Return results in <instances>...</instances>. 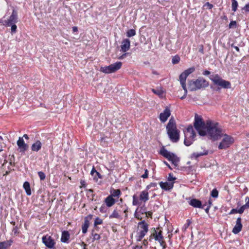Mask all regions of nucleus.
Instances as JSON below:
<instances>
[{"mask_svg":"<svg viewBox=\"0 0 249 249\" xmlns=\"http://www.w3.org/2000/svg\"><path fill=\"white\" fill-rule=\"evenodd\" d=\"M23 188L24 189V190H25L26 194L28 196L31 195L32 193H31V188H30V184L29 182L28 181H25L23 183Z\"/></svg>","mask_w":249,"mask_h":249,"instance_id":"26","label":"nucleus"},{"mask_svg":"<svg viewBox=\"0 0 249 249\" xmlns=\"http://www.w3.org/2000/svg\"><path fill=\"white\" fill-rule=\"evenodd\" d=\"M191 223V222L190 220L187 219L186 223H185L184 224V225L183 226V227L182 228V230L185 231L188 228V227L190 226Z\"/></svg>","mask_w":249,"mask_h":249,"instance_id":"42","label":"nucleus"},{"mask_svg":"<svg viewBox=\"0 0 249 249\" xmlns=\"http://www.w3.org/2000/svg\"><path fill=\"white\" fill-rule=\"evenodd\" d=\"M12 231L14 232V234H17L19 233L18 228L17 226H15L12 230Z\"/></svg>","mask_w":249,"mask_h":249,"instance_id":"50","label":"nucleus"},{"mask_svg":"<svg viewBox=\"0 0 249 249\" xmlns=\"http://www.w3.org/2000/svg\"><path fill=\"white\" fill-rule=\"evenodd\" d=\"M18 21V14L17 12L15 10H13L11 15L9 17L7 20H4L3 24L8 27L10 26V24L13 23H16Z\"/></svg>","mask_w":249,"mask_h":249,"instance_id":"12","label":"nucleus"},{"mask_svg":"<svg viewBox=\"0 0 249 249\" xmlns=\"http://www.w3.org/2000/svg\"><path fill=\"white\" fill-rule=\"evenodd\" d=\"M96 175H97L99 178H102L101 175L98 172H96Z\"/></svg>","mask_w":249,"mask_h":249,"instance_id":"63","label":"nucleus"},{"mask_svg":"<svg viewBox=\"0 0 249 249\" xmlns=\"http://www.w3.org/2000/svg\"><path fill=\"white\" fill-rule=\"evenodd\" d=\"M17 145L20 152H24L28 148V145L25 143L23 137H19L17 141Z\"/></svg>","mask_w":249,"mask_h":249,"instance_id":"15","label":"nucleus"},{"mask_svg":"<svg viewBox=\"0 0 249 249\" xmlns=\"http://www.w3.org/2000/svg\"><path fill=\"white\" fill-rule=\"evenodd\" d=\"M211 196L213 198H217L218 196V191L216 189H213L211 193Z\"/></svg>","mask_w":249,"mask_h":249,"instance_id":"36","label":"nucleus"},{"mask_svg":"<svg viewBox=\"0 0 249 249\" xmlns=\"http://www.w3.org/2000/svg\"><path fill=\"white\" fill-rule=\"evenodd\" d=\"M242 10H244L247 13H249V2L242 8Z\"/></svg>","mask_w":249,"mask_h":249,"instance_id":"43","label":"nucleus"},{"mask_svg":"<svg viewBox=\"0 0 249 249\" xmlns=\"http://www.w3.org/2000/svg\"><path fill=\"white\" fill-rule=\"evenodd\" d=\"M91 234L93 237L92 242L94 241L95 240H99L101 238L100 235L99 234L94 233V231H92Z\"/></svg>","mask_w":249,"mask_h":249,"instance_id":"33","label":"nucleus"},{"mask_svg":"<svg viewBox=\"0 0 249 249\" xmlns=\"http://www.w3.org/2000/svg\"><path fill=\"white\" fill-rule=\"evenodd\" d=\"M80 184H81V187L86 188V183L85 180H81Z\"/></svg>","mask_w":249,"mask_h":249,"instance_id":"55","label":"nucleus"},{"mask_svg":"<svg viewBox=\"0 0 249 249\" xmlns=\"http://www.w3.org/2000/svg\"><path fill=\"white\" fill-rule=\"evenodd\" d=\"M209 79L214 86H217L216 91H219L221 89H228L231 88V82L222 79L218 74L210 75Z\"/></svg>","mask_w":249,"mask_h":249,"instance_id":"4","label":"nucleus"},{"mask_svg":"<svg viewBox=\"0 0 249 249\" xmlns=\"http://www.w3.org/2000/svg\"><path fill=\"white\" fill-rule=\"evenodd\" d=\"M127 53H124L123 55H122L120 57L119 59H122L124 58V57L126 56Z\"/></svg>","mask_w":249,"mask_h":249,"instance_id":"64","label":"nucleus"},{"mask_svg":"<svg viewBox=\"0 0 249 249\" xmlns=\"http://www.w3.org/2000/svg\"><path fill=\"white\" fill-rule=\"evenodd\" d=\"M163 162L167 167H168L169 168H170L171 170L172 169V168L171 167V166H170V165L168 164V163L167 161H164Z\"/></svg>","mask_w":249,"mask_h":249,"instance_id":"61","label":"nucleus"},{"mask_svg":"<svg viewBox=\"0 0 249 249\" xmlns=\"http://www.w3.org/2000/svg\"><path fill=\"white\" fill-rule=\"evenodd\" d=\"M204 7H206L207 8L209 9V10H211L213 8V5L212 4H211L210 2H207L204 5Z\"/></svg>","mask_w":249,"mask_h":249,"instance_id":"44","label":"nucleus"},{"mask_svg":"<svg viewBox=\"0 0 249 249\" xmlns=\"http://www.w3.org/2000/svg\"><path fill=\"white\" fill-rule=\"evenodd\" d=\"M122 66V63L120 61H117L108 66L101 67L100 71L106 74L112 73L120 70Z\"/></svg>","mask_w":249,"mask_h":249,"instance_id":"9","label":"nucleus"},{"mask_svg":"<svg viewBox=\"0 0 249 249\" xmlns=\"http://www.w3.org/2000/svg\"><path fill=\"white\" fill-rule=\"evenodd\" d=\"M152 91L154 93H155L160 96H162L163 93V91L160 89H152Z\"/></svg>","mask_w":249,"mask_h":249,"instance_id":"32","label":"nucleus"},{"mask_svg":"<svg viewBox=\"0 0 249 249\" xmlns=\"http://www.w3.org/2000/svg\"><path fill=\"white\" fill-rule=\"evenodd\" d=\"M246 204L244 206L246 208H249V197L247 196L245 198Z\"/></svg>","mask_w":249,"mask_h":249,"instance_id":"49","label":"nucleus"},{"mask_svg":"<svg viewBox=\"0 0 249 249\" xmlns=\"http://www.w3.org/2000/svg\"><path fill=\"white\" fill-rule=\"evenodd\" d=\"M70 238V234L68 231H64L62 233L61 241L63 243H68Z\"/></svg>","mask_w":249,"mask_h":249,"instance_id":"24","label":"nucleus"},{"mask_svg":"<svg viewBox=\"0 0 249 249\" xmlns=\"http://www.w3.org/2000/svg\"><path fill=\"white\" fill-rule=\"evenodd\" d=\"M148 171L147 169H144V174H143L141 177L143 178H148Z\"/></svg>","mask_w":249,"mask_h":249,"instance_id":"48","label":"nucleus"},{"mask_svg":"<svg viewBox=\"0 0 249 249\" xmlns=\"http://www.w3.org/2000/svg\"><path fill=\"white\" fill-rule=\"evenodd\" d=\"M208 154V151L207 150H204L203 152H200V153H194L192 154L191 157L194 158L196 159L198 158V157L204 156V155H207Z\"/></svg>","mask_w":249,"mask_h":249,"instance_id":"27","label":"nucleus"},{"mask_svg":"<svg viewBox=\"0 0 249 249\" xmlns=\"http://www.w3.org/2000/svg\"><path fill=\"white\" fill-rule=\"evenodd\" d=\"M167 134L170 140L173 142H177L179 139V130L177 128L176 122L172 117L166 125Z\"/></svg>","mask_w":249,"mask_h":249,"instance_id":"2","label":"nucleus"},{"mask_svg":"<svg viewBox=\"0 0 249 249\" xmlns=\"http://www.w3.org/2000/svg\"><path fill=\"white\" fill-rule=\"evenodd\" d=\"M154 232L152 233L151 236H153L155 240L158 241L163 249H165L166 248V245L165 241L164 240L163 235L157 234V231L155 229H154Z\"/></svg>","mask_w":249,"mask_h":249,"instance_id":"13","label":"nucleus"},{"mask_svg":"<svg viewBox=\"0 0 249 249\" xmlns=\"http://www.w3.org/2000/svg\"><path fill=\"white\" fill-rule=\"evenodd\" d=\"M42 147V143L39 140L36 141L35 143H33L31 146V150L34 152H38L40 150Z\"/></svg>","mask_w":249,"mask_h":249,"instance_id":"21","label":"nucleus"},{"mask_svg":"<svg viewBox=\"0 0 249 249\" xmlns=\"http://www.w3.org/2000/svg\"><path fill=\"white\" fill-rule=\"evenodd\" d=\"M180 57L178 55L174 56L172 59V62L173 64H176L179 63L180 61Z\"/></svg>","mask_w":249,"mask_h":249,"instance_id":"34","label":"nucleus"},{"mask_svg":"<svg viewBox=\"0 0 249 249\" xmlns=\"http://www.w3.org/2000/svg\"><path fill=\"white\" fill-rule=\"evenodd\" d=\"M222 136H222L223 138L218 145V148L219 149H226L234 142V140L232 137L226 134H223L222 132Z\"/></svg>","mask_w":249,"mask_h":249,"instance_id":"10","label":"nucleus"},{"mask_svg":"<svg viewBox=\"0 0 249 249\" xmlns=\"http://www.w3.org/2000/svg\"><path fill=\"white\" fill-rule=\"evenodd\" d=\"M238 6V3L236 0H231V9L233 12H236Z\"/></svg>","mask_w":249,"mask_h":249,"instance_id":"28","label":"nucleus"},{"mask_svg":"<svg viewBox=\"0 0 249 249\" xmlns=\"http://www.w3.org/2000/svg\"><path fill=\"white\" fill-rule=\"evenodd\" d=\"M136 31L135 29H129L126 32V36L128 37H130L136 35Z\"/></svg>","mask_w":249,"mask_h":249,"instance_id":"30","label":"nucleus"},{"mask_svg":"<svg viewBox=\"0 0 249 249\" xmlns=\"http://www.w3.org/2000/svg\"><path fill=\"white\" fill-rule=\"evenodd\" d=\"M247 209L246 208V207L244 205H243L242 206H241L239 209L238 210V212L240 214H242V213H243L244 211H245V210Z\"/></svg>","mask_w":249,"mask_h":249,"instance_id":"47","label":"nucleus"},{"mask_svg":"<svg viewBox=\"0 0 249 249\" xmlns=\"http://www.w3.org/2000/svg\"><path fill=\"white\" fill-rule=\"evenodd\" d=\"M210 74L211 72L208 70H204L202 72V74L205 76L209 75Z\"/></svg>","mask_w":249,"mask_h":249,"instance_id":"53","label":"nucleus"},{"mask_svg":"<svg viewBox=\"0 0 249 249\" xmlns=\"http://www.w3.org/2000/svg\"><path fill=\"white\" fill-rule=\"evenodd\" d=\"M176 178L175 177H174L173 176V174L172 173H170L169 174V176L168 178V180L170 181H174L176 180Z\"/></svg>","mask_w":249,"mask_h":249,"instance_id":"46","label":"nucleus"},{"mask_svg":"<svg viewBox=\"0 0 249 249\" xmlns=\"http://www.w3.org/2000/svg\"><path fill=\"white\" fill-rule=\"evenodd\" d=\"M209 85V82L202 77H199L196 79L189 80L188 81V87L191 91L205 89Z\"/></svg>","mask_w":249,"mask_h":249,"instance_id":"3","label":"nucleus"},{"mask_svg":"<svg viewBox=\"0 0 249 249\" xmlns=\"http://www.w3.org/2000/svg\"><path fill=\"white\" fill-rule=\"evenodd\" d=\"M142 244L144 246H147V244H148V241L146 239H144L143 242H142Z\"/></svg>","mask_w":249,"mask_h":249,"instance_id":"62","label":"nucleus"},{"mask_svg":"<svg viewBox=\"0 0 249 249\" xmlns=\"http://www.w3.org/2000/svg\"><path fill=\"white\" fill-rule=\"evenodd\" d=\"M195 71V68L194 67L189 68V69L185 70L183 72H182L179 76V80L180 83L181 85V87L183 90H184L185 94L184 95L187 94V89L186 88V80L187 77L192 73L194 72Z\"/></svg>","mask_w":249,"mask_h":249,"instance_id":"8","label":"nucleus"},{"mask_svg":"<svg viewBox=\"0 0 249 249\" xmlns=\"http://www.w3.org/2000/svg\"><path fill=\"white\" fill-rule=\"evenodd\" d=\"M236 213H238V210L237 209H232L229 213V214H232Z\"/></svg>","mask_w":249,"mask_h":249,"instance_id":"52","label":"nucleus"},{"mask_svg":"<svg viewBox=\"0 0 249 249\" xmlns=\"http://www.w3.org/2000/svg\"><path fill=\"white\" fill-rule=\"evenodd\" d=\"M210 208V206H207L206 208H205V207H204V209L205 210V211L207 213H209Z\"/></svg>","mask_w":249,"mask_h":249,"instance_id":"58","label":"nucleus"},{"mask_svg":"<svg viewBox=\"0 0 249 249\" xmlns=\"http://www.w3.org/2000/svg\"><path fill=\"white\" fill-rule=\"evenodd\" d=\"M194 126L199 135L204 136L208 134L213 141H216L222 136V129L217 123L210 120L205 122L201 117L195 116Z\"/></svg>","mask_w":249,"mask_h":249,"instance_id":"1","label":"nucleus"},{"mask_svg":"<svg viewBox=\"0 0 249 249\" xmlns=\"http://www.w3.org/2000/svg\"><path fill=\"white\" fill-rule=\"evenodd\" d=\"M157 183H156V182H152L151 183H150L149 185H148L146 187V189L148 191L149 189H150L151 188H152V187H157Z\"/></svg>","mask_w":249,"mask_h":249,"instance_id":"40","label":"nucleus"},{"mask_svg":"<svg viewBox=\"0 0 249 249\" xmlns=\"http://www.w3.org/2000/svg\"><path fill=\"white\" fill-rule=\"evenodd\" d=\"M236 21H231L230 22L229 25V27L230 28H233L234 27H236Z\"/></svg>","mask_w":249,"mask_h":249,"instance_id":"45","label":"nucleus"},{"mask_svg":"<svg viewBox=\"0 0 249 249\" xmlns=\"http://www.w3.org/2000/svg\"><path fill=\"white\" fill-rule=\"evenodd\" d=\"M105 202L108 207H110L115 203L116 200L111 196H108L105 198Z\"/></svg>","mask_w":249,"mask_h":249,"instance_id":"22","label":"nucleus"},{"mask_svg":"<svg viewBox=\"0 0 249 249\" xmlns=\"http://www.w3.org/2000/svg\"><path fill=\"white\" fill-rule=\"evenodd\" d=\"M145 235V234L138 232L137 235L136 236L137 241H141Z\"/></svg>","mask_w":249,"mask_h":249,"instance_id":"37","label":"nucleus"},{"mask_svg":"<svg viewBox=\"0 0 249 249\" xmlns=\"http://www.w3.org/2000/svg\"><path fill=\"white\" fill-rule=\"evenodd\" d=\"M242 219L240 217L237 218L236 224L232 229V232L234 234H237L240 232L242 229Z\"/></svg>","mask_w":249,"mask_h":249,"instance_id":"17","label":"nucleus"},{"mask_svg":"<svg viewBox=\"0 0 249 249\" xmlns=\"http://www.w3.org/2000/svg\"><path fill=\"white\" fill-rule=\"evenodd\" d=\"M109 217L110 219L113 218H119L120 215L119 214L118 212L116 210H114L112 213L109 215Z\"/></svg>","mask_w":249,"mask_h":249,"instance_id":"31","label":"nucleus"},{"mask_svg":"<svg viewBox=\"0 0 249 249\" xmlns=\"http://www.w3.org/2000/svg\"><path fill=\"white\" fill-rule=\"evenodd\" d=\"M37 174L41 180H43L45 179L46 175L44 172L42 171H39L38 172Z\"/></svg>","mask_w":249,"mask_h":249,"instance_id":"39","label":"nucleus"},{"mask_svg":"<svg viewBox=\"0 0 249 249\" xmlns=\"http://www.w3.org/2000/svg\"><path fill=\"white\" fill-rule=\"evenodd\" d=\"M208 204H207V203H206L205 204H206V206H210V208L211 207V205H212V200L210 199L209 200H208Z\"/></svg>","mask_w":249,"mask_h":249,"instance_id":"59","label":"nucleus"},{"mask_svg":"<svg viewBox=\"0 0 249 249\" xmlns=\"http://www.w3.org/2000/svg\"><path fill=\"white\" fill-rule=\"evenodd\" d=\"M12 243V240L0 242V249H8V248L11 246Z\"/></svg>","mask_w":249,"mask_h":249,"instance_id":"23","label":"nucleus"},{"mask_svg":"<svg viewBox=\"0 0 249 249\" xmlns=\"http://www.w3.org/2000/svg\"><path fill=\"white\" fill-rule=\"evenodd\" d=\"M174 182H160V185L161 188L165 191H170L173 189L174 187Z\"/></svg>","mask_w":249,"mask_h":249,"instance_id":"19","label":"nucleus"},{"mask_svg":"<svg viewBox=\"0 0 249 249\" xmlns=\"http://www.w3.org/2000/svg\"><path fill=\"white\" fill-rule=\"evenodd\" d=\"M199 52L200 53H201L202 54H204V47H203V46L202 45H201L200 46V47H199Z\"/></svg>","mask_w":249,"mask_h":249,"instance_id":"56","label":"nucleus"},{"mask_svg":"<svg viewBox=\"0 0 249 249\" xmlns=\"http://www.w3.org/2000/svg\"><path fill=\"white\" fill-rule=\"evenodd\" d=\"M132 204L134 206L140 205L141 203L143 202L145 203L149 200V193L148 191L145 190L140 192L139 197L135 194L132 196Z\"/></svg>","mask_w":249,"mask_h":249,"instance_id":"7","label":"nucleus"},{"mask_svg":"<svg viewBox=\"0 0 249 249\" xmlns=\"http://www.w3.org/2000/svg\"><path fill=\"white\" fill-rule=\"evenodd\" d=\"M189 204L194 207V208L204 209V207L206 206V204H202L200 200L196 199L193 198L189 202Z\"/></svg>","mask_w":249,"mask_h":249,"instance_id":"16","label":"nucleus"},{"mask_svg":"<svg viewBox=\"0 0 249 249\" xmlns=\"http://www.w3.org/2000/svg\"><path fill=\"white\" fill-rule=\"evenodd\" d=\"M138 210V208H137L134 213V216L138 219H141L142 218L140 217L139 215L137 213V211Z\"/></svg>","mask_w":249,"mask_h":249,"instance_id":"54","label":"nucleus"},{"mask_svg":"<svg viewBox=\"0 0 249 249\" xmlns=\"http://www.w3.org/2000/svg\"><path fill=\"white\" fill-rule=\"evenodd\" d=\"M78 31V28L76 26H74L72 27V32L73 33L76 32Z\"/></svg>","mask_w":249,"mask_h":249,"instance_id":"60","label":"nucleus"},{"mask_svg":"<svg viewBox=\"0 0 249 249\" xmlns=\"http://www.w3.org/2000/svg\"><path fill=\"white\" fill-rule=\"evenodd\" d=\"M185 139L184 143L186 146L191 145L195 140L196 133L192 125H189L186 130L184 131Z\"/></svg>","mask_w":249,"mask_h":249,"instance_id":"6","label":"nucleus"},{"mask_svg":"<svg viewBox=\"0 0 249 249\" xmlns=\"http://www.w3.org/2000/svg\"><path fill=\"white\" fill-rule=\"evenodd\" d=\"M130 46V41L129 39L125 38L123 40L121 45V50L123 52L127 51Z\"/></svg>","mask_w":249,"mask_h":249,"instance_id":"20","label":"nucleus"},{"mask_svg":"<svg viewBox=\"0 0 249 249\" xmlns=\"http://www.w3.org/2000/svg\"><path fill=\"white\" fill-rule=\"evenodd\" d=\"M110 195L109 196H111L113 198V197H117V198H118L121 195V192L120 190H119V189L111 190L110 191Z\"/></svg>","mask_w":249,"mask_h":249,"instance_id":"25","label":"nucleus"},{"mask_svg":"<svg viewBox=\"0 0 249 249\" xmlns=\"http://www.w3.org/2000/svg\"><path fill=\"white\" fill-rule=\"evenodd\" d=\"M42 242L49 249H56L54 247L55 242L54 239L48 235L43 236L42 238Z\"/></svg>","mask_w":249,"mask_h":249,"instance_id":"11","label":"nucleus"},{"mask_svg":"<svg viewBox=\"0 0 249 249\" xmlns=\"http://www.w3.org/2000/svg\"><path fill=\"white\" fill-rule=\"evenodd\" d=\"M10 26H11V34L13 35L16 33L17 27V25H16V23L11 24H10Z\"/></svg>","mask_w":249,"mask_h":249,"instance_id":"38","label":"nucleus"},{"mask_svg":"<svg viewBox=\"0 0 249 249\" xmlns=\"http://www.w3.org/2000/svg\"><path fill=\"white\" fill-rule=\"evenodd\" d=\"M89 227V226H88L87 225H86V224H83V225L82 226V232L84 234L87 233Z\"/></svg>","mask_w":249,"mask_h":249,"instance_id":"41","label":"nucleus"},{"mask_svg":"<svg viewBox=\"0 0 249 249\" xmlns=\"http://www.w3.org/2000/svg\"><path fill=\"white\" fill-rule=\"evenodd\" d=\"M93 215L92 214H89L87 216H86L84 218V224L87 225L89 226V221L92 218Z\"/></svg>","mask_w":249,"mask_h":249,"instance_id":"29","label":"nucleus"},{"mask_svg":"<svg viewBox=\"0 0 249 249\" xmlns=\"http://www.w3.org/2000/svg\"><path fill=\"white\" fill-rule=\"evenodd\" d=\"M138 228H140L141 230L139 232L146 235L148 231V225L145 222L144 220H142L138 223Z\"/></svg>","mask_w":249,"mask_h":249,"instance_id":"18","label":"nucleus"},{"mask_svg":"<svg viewBox=\"0 0 249 249\" xmlns=\"http://www.w3.org/2000/svg\"><path fill=\"white\" fill-rule=\"evenodd\" d=\"M139 212L141 213L142 214H143V213H146V208H143V207H142L140 208V209L139 210Z\"/></svg>","mask_w":249,"mask_h":249,"instance_id":"51","label":"nucleus"},{"mask_svg":"<svg viewBox=\"0 0 249 249\" xmlns=\"http://www.w3.org/2000/svg\"><path fill=\"white\" fill-rule=\"evenodd\" d=\"M171 115V111L168 107H166L163 112L160 114L159 118L162 123L165 122Z\"/></svg>","mask_w":249,"mask_h":249,"instance_id":"14","label":"nucleus"},{"mask_svg":"<svg viewBox=\"0 0 249 249\" xmlns=\"http://www.w3.org/2000/svg\"><path fill=\"white\" fill-rule=\"evenodd\" d=\"M97 171L96 170V169H95L94 167L93 166L91 172H90V174L92 175V176H94V174H96V172Z\"/></svg>","mask_w":249,"mask_h":249,"instance_id":"57","label":"nucleus"},{"mask_svg":"<svg viewBox=\"0 0 249 249\" xmlns=\"http://www.w3.org/2000/svg\"><path fill=\"white\" fill-rule=\"evenodd\" d=\"M159 154L166 158L169 161H171L175 167L178 166L180 159L174 153L168 151L164 146L161 148Z\"/></svg>","mask_w":249,"mask_h":249,"instance_id":"5","label":"nucleus"},{"mask_svg":"<svg viewBox=\"0 0 249 249\" xmlns=\"http://www.w3.org/2000/svg\"><path fill=\"white\" fill-rule=\"evenodd\" d=\"M103 223V220L98 217H97L94 221V226L95 227L98 225H100Z\"/></svg>","mask_w":249,"mask_h":249,"instance_id":"35","label":"nucleus"}]
</instances>
